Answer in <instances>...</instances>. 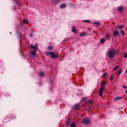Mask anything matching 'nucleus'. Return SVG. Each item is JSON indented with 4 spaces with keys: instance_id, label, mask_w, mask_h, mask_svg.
Here are the masks:
<instances>
[{
    "instance_id": "obj_1",
    "label": "nucleus",
    "mask_w": 127,
    "mask_h": 127,
    "mask_svg": "<svg viewBox=\"0 0 127 127\" xmlns=\"http://www.w3.org/2000/svg\"><path fill=\"white\" fill-rule=\"evenodd\" d=\"M108 52V56L109 59H112L114 57L116 53L115 49L112 48L109 49Z\"/></svg>"
},
{
    "instance_id": "obj_2",
    "label": "nucleus",
    "mask_w": 127,
    "mask_h": 127,
    "mask_svg": "<svg viewBox=\"0 0 127 127\" xmlns=\"http://www.w3.org/2000/svg\"><path fill=\"white\" fill-rule=\"evenodd\" d=\"M106 84V83L104 81H102L101 83V87L100 88L99 91V94L100 96H102L103 95V92L104 91L105 87L104 86Z\"/></svg>"
},
{
    "instance_id": "obj_3",
    "label": "nucleus",
    "mask_w": 127,
    "mask_h": 127,
    "mask_svg": "<svg viewBox=\"0 0 127 127\" xmlns=\"http://www.w3.org/2000/svg\"><path fill=\"white\" fill-rule=\"evenodd\" d=\"M90 120L88 118H85L84 119L81 123L83 124H88L89 123Z\"/></svg>"
},
{
    "instance_id": "obj_4",
    "label": "nucleus",
    "mask_w": 127,
    "mask_h": 127,
    "mask_svg": "<svg viewBox=\"0 0 127 127\" xmlns=\"http://www.w3.org/2000/svg\"><path fill=\"white\" fill-rule=\"evenodd\" d=\"M51 56L52 58L56 59L57 58V54H55L53 52H51Z\"/></svg>"
},
{
    "instance_id": "obj_5",
    "label": "nucleus",
    "mask_w": 127,
    "mask_h": 127,
    "mask_svg": "<svg viewBox=\"0 0 127 127\" xmlns=\"http://www.w3.org/2000/svg\"><path fill=\"white\" fill-rule=\"evenodd\" d=\"M36 51L34 50H33L31 52V56L32 57H34L36 55Z\"/></svg>"
},
{
    "instance_id": "obj_6",
    "label": "nucleus",
    "mask_w": 127,
    "mask_h": 127,
    "mask_svg": "<svg viewBox=\"0 0 127 127\" xmlns=\"http://www.w3.org/2000/svg\"><path fill=\"white\" fill-rule=\"evenodd\" d=\"M38 47V45L37 44H35L34 46L33 45H31L30 47L34 49L35 50H37V49Z\"/></svg>"
},
{
    "instance_id": "obj_7",
    "label": "nucleus",
    "mask_w": 127,
    "mask_h": 127,
    "mask_svg": "<svg viewBox=\"0 0 127 127\" xmlns=\"http://www.w3.org/2000/svg\"><path fill=\"white\" fill-rule=\"evenodd\" d=\"M66 5L65 3H63L60 5V7L62 9H64L66 7Z\"/></svg>"
},
{
    "instance_id": "obj_8",
    "label": "nucleus",
    "mask_w": 127,
    "mask_h": 127,
    "mask_svg": "<svg viewBox=\"0 0 127 127\" xmlns=\"http://www.w3.org/2000/svg\"><path fill=\"white\" fill-rule=\"evenodd\" d=\"M114 35L115 36H116L117 35L119 36V33L118 32L117 30H115V31L113 32Z\"/></svg>"
},
{
    "instance_id": "obj_9",
    "label": "nucleus",
    "mask_w": 127,
    "mask_h": 127,
    "mask_svg": "<svg viewBox=\"0 0 127 127\" xmlns=\"http://www.w3.org/2000/svg\"><path fill=\"white\" fill-rule=\"evenodd\" d=\"M123 97L122 96H118L115 98L114 99V100L115 101L121 99Z\"/></svg>"
},
{
    "instance_id": "obj_10",
    "label": "nucleus",
    "mask_w": 127,
    "mask_h": 127,
    "mask_svg": "<svg viewBox=\"0 0 127 127\" xmlns=\"http://www.w3.org/2000/svg\"><path fill=\"white\" fill-rule=\"evenodd\" d=\"M74 107L75 109L76 110H78L80 108V107L77 104H76L75 105Z\"/></svg>"
},
{
    "instance_id": "obj_11",
    "label": "nucleus",
    "mask_w": 127,
    "mask_h": 127,
    "mask_svg": "<svg viewBox=\"0 0 127 127\" xmlns=\"http://www.w3.org/2000/svg\"><path fill=\"white\" fill-rule=\"evenodd\" d=\"M72 32H73L75 33H76V29L74 26H73L72 28Z\"/></svg>"
},
{
    "instance_id": "obj_12",
    "label": "nucleus",
    "mask_w": 127,
    "mask_h": 127,
    "mask_svg": "<svg viewBox=\"0 0 127 127\" xmlns=\"http://www.w3.org/2000/svg\"><path fill=\"white\" fill-rule=\"evenodd\" d=\"M51 52L50 51H45V54L47 56H48L49 55H51Z\"/></svg>"
},
{
    "instance_id": "obj_13",
    "label": "nucleus",
    "mask_w": 127,
    "mask_h": 127,
    "mask_svg": "<svg viewBox=\"0 0 127 127\" xmlns=\"http://www.w3.org/2000/svg\"><path fill=\"white\" fill-rule=\"evenodd\" d=\"M123 25L120 26H117L116 28L117 29H119L120 30H121L123 28Z\"/></svg>"
},
{
    "instance_id": "obj_14",
    "label": "nucleus",
    "mask_w": 127,
    "mask_h": 127,
    "mask_svg": "<svg viewBox=\"0 0 127 127\" xmlns=\"http://www.w3.org/2000/svg\"><path fill=\"white\" fill-rule=\"evenodd\" d=\"M60 2L58 0H53L52 1V2L53 3L55 4H57L59 2Z\"/></svg>"
},
{
    "instance_id": "obj_15",
    "label": "nucleus",
    "mask_w": 127,
    "mask_h": 127,
    "mask_svg": "<svg viewBox=\"0 0 127 127\" xmlns=\"http://www.w3.org/2000/svg\"><path fill=\"white\" fill-rule=\"evenodd\" d=\"M86 35V33L85 32H83L82 33L80 34L79 35L81 37H82Z\"/></svg>"
},
{
    "instance_id": "obj_16",
    "label": "nucleus",
    "mask_w": 127,
    "mask_h": 127,
    "mask_svg": "<svg viewBox=\"0 0 127 127\" xmlns=\"http://www.w3.org/2000/svg\"><path fill=\"white\" fill-rule=\"evenodd\" d=\"M93 23H95V24L97 25V26H99L100 25V23L98 21H96L95 22H94Z\"/></svg>"
},
{
    "instance_id": "obj_17",
    "label": "nucleus",
    "mask_w": 127,
    "mask_h": 127,
    "mask_svg": "<svg viewBox=\"0 0 127 127\" xmlns=\"http://www.w3.org/2000/svg\"><path fill=\"white\" fill-rule=\"evenodd\" d=\"M44 73L42 72H41L39 73V75L40 76L42 77L44 75Z\"/></svg>"
},
{
    "instance_id": "obj_18",
    "label": "nucleus",
    "mask_w": 127,
    "mask_h": 127,
    "mask_svg": "<svg viewBox=\"0 0 127 127\" xmlns=\"http://www.w3.org/2000/svg\"><path fill=\"white\" fill-rule=\"evenodd\" d=\"M118 10L119 11H121L123 10V7L122 6L119 7L118 8Z\"/></svg>"
},
{
    "instance_id": "obj_19",
    "label": "nucleus",
    "mask_w": 127,
    "mask_h": 127,
    "mask_svg": "<svg viewBox=\"0 0 127 127\" xmlns=\"http://www.w3.org/2000/svg\"><path fill=\"white\" fill-rule=\"evenodd\" d=\"M122 72V70L121 69H120L118 72L117 75L119 76L121 73Z\"/></svg>"
},
{
    "instance_id": "obj_20",
    "label": "nucleus",
    "mask_w": 127,
    "mask_h": 127,
    "mask_svg": "<svg viewBox=\"0 0 127 127\" xmlns=\"http://www.w3.org/2000/svg\"><path fill=\"white\" fill-rule=\"evenodd\" d=\"M76 125L74 123H72L71 124L70 127H75Z\"/></svg>"
},
{
    "instance_id": "obj_21",
    "label": "nucleus",
    "mask_w": 127,
    "mask_h": 127,
    "mask_svg": "<svg viewBox=\"0 0 127 127\" xmlns=\"http://www.w3.org/2000/svg\"><path fill=\"white\" fill-rule=\"evenodd\" d=\"M100 41L101 43H103L105 41V39H101L100 40Z\"/></svg>"
},
{
    "instance_id": "obj_22",
    "label": "nucleus",
    "mask_w": 127,
    "mask_h": 127,
    "mask_svg": "<svg viewBox=\"0 0 127 127\" xmlns=\"http://www.w3.org/2000/svg\"><path fill=\"white\" fill-rule=\"evenodd\" d=\"M48 49L50 50H51L53 49V47L52 46H49L48 48Z\"/></svg>"
},
{
    "instance_id": "obj_23",
    "label": "nucleus",
    "mask_w": 127,
    "mask_h": 127,
    "mask_svg": "<svg viewBox=\"0 0 127 127\" xmlns=\"http://www.w3.org/2000/svg\"><path fill=\"white\" fill-rule=\"evenodd\" d=\"M23 21L24 23L26 24H27L28 22V19H25L23 20Z\"/></svg>"
},
{
    "instance_id": "obj_24",
    "label": "nucleus",
    "mask_w": 127,
    "mask_h": 127,
    "mask_svg": "<svg viewBox=\"0 0 127 127\" xmlns=\"http://www.w3.org/2000/svg\"><path fill=\"white\" fill-rule=\"evenodd\" d=\"M119 66H117L114 68L113 69V71H114L117 69L119 67Z\"/></svg>"
},
{
    "instance_id": "obj_25",
    "label": "nucleus",
    "mask_w": 127,
    "mask_h": 127,
    "mask_svg": "<svg viewBox=\"0 0 127 127\" xmlns=\"http://www.w3.org/2000/svg\"><path fill=\"white\" fill-rule=\"evenodd\" d=\"M83 21L87 23H90L91 22V21L89 20H84Z\"/></svg>"
},
{
    "instance_id": "obj_26",
    "label": "nucleus",
    "mask_w": 127,
    "mask_h": 127,
    "mask_svg": "<svg viewBox=\"0 0 127 127\" xmlns=\"http://www.w3.org/2000/svg\"><path fill=\"white\" fill-rule=\"evenodd\" d=\"M121 34L123 35H124L125 34L124 32L123 31H121L120 32Z\"/></svg>"
},
{
    "instance_id": "obj_27",
    "label": "nucleus",
    "mask_w": 127,
    "mask_h": 127,
    "mask_svg": "<svg viewBox=\"0 0 127 127\" xmlns=\"http://www.w3.org/2000/svg\"><path fill=\"white\" fill-rule=\"evenodd\" d=\"M124 57L125 58L127 57V53H125L124 54Z\"/></svg>"
},
{
    "instance_id": "obj_28",
    "label": "nucleus",
    "mask_w": 127,
    "mask_h": 127,
    "mask_svg": "<svg viewBox=\"0 0 127 127\" xmlns=\"http://www.w3.org/2000/svg\"><path fill=\"white\" fill-rule=\"evenodd\" d=\"M107 74V73L105 72L103 74L102 76L103 77H104Z\"/></svg>"
},
{
    "instance_id": "obj_29",
    "label": "nucleus",
    "mask_w": 127,
    "mask_h": 127,
    "mask_svg": "<svg viewBox=\"0 0 127 127\" xmlns=\"http://www.w3.org/2000/svg\"><path fill=\"white\" fill-rule=\"evenodd\" d=\"M69 121H67L66 122V124L67 125H68L69 124Z\"/></svg>"
},
{
    "instance_id": "obj_30",
    "label": "nucleus",
    "mask_w": 127,
    "mask_h": 127,
    "mask_svg": "<svg viewBox=\"0 0 127 127\" xmlns=\"http://www.w3.org/2000/svg\"><path fill=\"white\" fill-rule=\"evenodd\" d=\"M123 87L125 89H127V86H123Z\"/></svg>"
},
{
    "instance_id": "obj_31",
    "label": "nucleus",
    "mask_w": 127,
    "mask_h": 127,
    "mask_svg": "<svg viewBox=\"0 0 127 127\" xmlns=\"http://www.w3.org/2000/svg\"><path fill=\"white\" fill-rule=\"evenodd\" d=\"M87 97L85 98H83V99H82V101H84V100H86V99H87Z\"/></svg>"
},
{
    "instance_id": "obj_32",
    "label": "nucleus",
    "mask_w": 127,
    "mask_h": 127,
    "mask_svg": "<svg viewBox=\"0 0 127 127\" xmlns=\"http://www.w3.org/2000/svg\"><path fill=\"white\" fill-rule=\"evenodd\" d=\"M113 75H111V77H110V80H112V78H113Z\"/></svg>"
},
{
    "instance_id": "obj_33",
    "label": "nucleus",
    "mask_w": 127,
    "mask_h": 127,
    "mask_svg": "<svg viewBox=\"0 0 127 127\" xmlns=\"http://www.w3.org/2000/svg\"><path fill=\"white\" fill-rule=\"evenodd\" d=\"M93 101V100H90V101H89V103H91Z\"/></svg>"
},
{
    "instance_id": "obj_34",
    "label": "nucleus",
    "mask_w": 127,
    "mask_h": 127,
    "mask_svg": "<svg viewBox=\"0 0 127 127\" xmlns=\"http://www.w3.org/2000/svg\"><path fill=\"white\" fill-rule=\"evenodd\" d=\"M30 37H32V34H30Z\"/></svg>"
},
{
    "instance_id": "obj_35",
    "label": "nucleus",
    "mask_w": 127,
    "mask_h": 127,
    "mask_svg": "<svg viewBox=\"0 0 127 127\" xmlns=\"http://www.w3.org/2000/svg\"><path fill=\"white\" fill-rule=\"evenodd\" d=\"M88 101H87L86 102H85V104H86L87 103Z\"/></svg>"
},
{
    "instance_id": "obj_36",
    "label": "nucleus",
    "mask_w": 127,
    "mask_h": 127,
    "mask_svg": "<svg viewBox=\"0 0 127 127\" xmlns=\"http://www.w3.org/2000/svg\"><path fill=\"white\" fill-rule=\"evenodd\" d=\"M15 3L17 4V2L16 1V0H15Z\"/></svg>"
},
{
    "instance_id": "obj_37",
    "label": "nucleus",
    "mask_w": 127,
    "mask_h": 127,
    "mask_svg": "<svg viewBox=\"0 0 127 127\" xmlns=\"http://www.w3.org/2000/svg\"><path fill=\"white\" fill-rule=\"evenodd\" d=\"M125 92L127 94V90Z\"/></svg>"
},
{
    "instance_id": "obj_38",
    "label": "nucleus",
    "mask_w": 127,
    "mask_h": 127,
    "mask_svg": "<svg viewBox=\"0 0 127 127\" xmlns=\"http://www.w3.org/2000/svg\"><path fill=\"white\" fill-rule=\"evenodd\" d=\"M125 72H126V73H127V69L126 70V71Z\"/></svg>"
},
{
    "instance_id": "obj_39",
    "label": "nucleus",
    "mask_w": 127,
    "mask_h": 127,
    "mask_svg": "<svg viewBox=\"0 0 127 127\" xmlns=\"http://www.w3.org/2000/svg\"><path fill=\"white\" fill-rule=\"evenodd\" d=\"M84 105H84L83 104V106H84Z\"/></svg>"
}]
</instances>
